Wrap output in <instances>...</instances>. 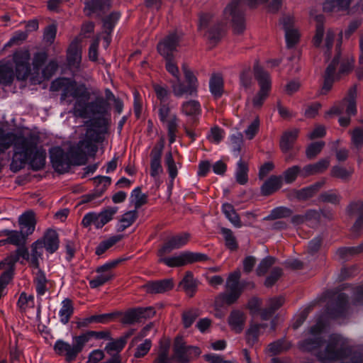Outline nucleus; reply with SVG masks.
<instances>
[{
	"label": "nucleus",
	"mask_w": 363,
	"mask_h": 363,
	"mask_svg": "<svg viewBox=\"0 0 363 363\" xmlns=\"http://www.w3.org/2000/svg\"><path fill=\"white\" fill-rule=\"evenodd\" d=\"M291 211L286 207H277L272 210L270 214L267 216L268 219H278L291 216Z\"/></svg>",
	"instance_id": "338daca9"
},
{
	"label": "nucleus",
	"mask_w": 363,
	"mask_h": 363,
	"mask_svg": "<svg viewBox=\"0 0 363 363\" xmlns=\"http://www.w3.org/2000/svg\"><path fill=\"white\" fill-rule=\"evenodd\" d=\"M131 334H132V333H130L127 334L126 336L124 337H121L116 340L108 342L105 347V350L110 354H114L115 353H118L125 347V343H126V339Z\"/></svg>",
	"instance_id": "3c124183"
},
{
	"label": "nucleus",
	"mask_w": 363,
	"mask_h": 363,
	"mask_svg": "<svg viewBox=\"0 0 363 363\" xmlns=\"http://www.w3.org/2000/svg\"><path fill=\"white\" fill-rule=\"evenodd\" d=\"M255 77L258 81L260 90L254 96L252 104L255 108H260L269 95L271 89V79L269 74L258 65L255 66Z\"/></svg>",
	"instance_id": "9d476101"
},
{
	"label": "nucleus",
	"mask_w": 363,
	"mask_h": 363,
	"mask_svg": "<svg viewBox=\"0 0 363 363\" xmlns=\"http://www.w3.org/2000/svg\"><path fill=\"white\" fill-rule=\"evenodd\" d=\"M323 328L324 325L320 321L313 326L310 330L312 338L301 342L300 343L301 349L303 351L315 353L318 360L323 363L343 359L347 355L348 350L343 346L342 339L337 335L331 337L330 342L323 352H316L323 344L320 333Z\"/></svg>",
	"instance_id": "7ed1b4c3"
},
{
	"label": "nucleus",
	"mask_w": 363,
	"mask_h": 363,
	"mask_svg": "<svg viewBox=\"0 0 363 363\" xmlns=\"http://www.w3.org/2000/svg\"><path fill=\"white\" fill-rule=\"evenodd\" d=\"M190 235L187 233L170 237L158 251V256L162 257L172 250L184 246L189 241Z\"/></svg>",
	"instance_id": "dca6fc26"
},
{
	"label": "nucleus",
	"mask_w": 363,
	"mask_h": 363,
	"mask_svg": "<svg viewBox=\"0 0 363 363\" xmlns=\"http://www.w3.org/2000/svg\"><path fill=\"white\" fill-rule=\"evenodd\" d=\"M108 103L103 97H97L94 101L87 103V101L79 100L75 102L73 107L74 116L86 118L89 113H104L107 111Z\"/></svg>",
	"instance_id": "1a4fd4ad"
},
{
	"label": "nucleus",
	"mask_w": 363,
	"mask_h": 363,
	"mask_svg": "<svg viewBox=\"0 0 363 363\" xmlns=\"http://www.w3.org/2000/svg\"><path fill=\"white\" fill-rule=\"evenodd\" d=\"M141 312H138V309H133L125 313L121 320L123 324L132 325L141 321L140 314Z\"/></svg>",
	"instance_id": "4d7b16f0"
},
{
	"label": "nucleus",
	"mask_w": 363,
	"mask_h": 363,
	"mask_svg": "<svg viewBox=\"0 0 363 363\" xmlns=\"http://www.w3.org/2000/svg\"><path fill=\"white\" fill-rule=\"evenodd\" d=\"M221 233L225 239L226 246L231 250H235L238 247V244L233 231L230 229L223 228Z\"/></svg>",
	"instance_id": "680f3d73"
},
{
	"label": "nucleus",
	"mask_w": 363,
	"mask_h": 363,
	"mask_svg": "<svg viewBox=\"0 0 363 363\" xmlns=\"http://www.w3.org/2000/svg\"><path fill=\"white\" fill-rule=\"evenodd\" d=\"M357 89L351 88L347 96L340 102L335 104L329 111L326 112V116L340 115L345 112L347 116H354L357 112L356 105Z\"/></svg>",
	"instance_id": "f8f14e48"
},
{
	"label": "nucleus",
	"mask_w": 363,
	"mask_h": 363,
	"mask_svg": "<svg viewBox=\"0 0 363 363\" xmlns=\"http://www.w3.org/2000/svg\"><path fill=\"white\" fill-rule=\"evenodd\" d=\"M299 134V129L292 128L285 131L280 140V148L284 152L290 150Z\"/></svg>",
	"instance_id": "c85d7f7f"
},
{
	"label": "nucleus",
	"mask_w": 363,
	"mask_h": 363,
	"mask_svg": "<svg viewBox=\"0 0 363 363\" xmlns=\"http://www.w3.org/2000/svg\"><path fill=\"white\" fill-rule=\"evenodd\" d=\"M33 283L38 296H43L48 290V279L45 273L40 269H35Z\"/></svg>",
	"instance_id": "f704fd0d"
},
{
	"label": "nucleus",
	"mask_w": 363,
	"mask_h": 363,
	"mask_svg": "<svg viewBox=\"0 0 363 363\" xmlns=\"http://www.w3.org/2000/svg\"><path fill=\"white\" fill-rule=\"evenodd\" d=\"M182 111L188 116H196L201 113V106L199 101L191 100L182 105Z\"/></svg>",
	"instance_id": "c03bdc74"
},
{
	"label": "nucleus",
	"mask_w": 363,
	"mask_h": 363,
	"mask_svg": "<svg viewBox=\"0 0 363 363\" xmlns=\"http://www.w3.org/2000/svg\"><path fill=\"white\" fill-rule=\"evenodd\" d=\"M246 321L245 313L240 310H233L228 318V325L233 332L240 333L245 327Z\"/></svg>",
	"instance_id": "393cba45"
},
{
	"label": "nucleus",
	"mask_w": 363,
	"mask_h": 363,
	"mask_svg": "<svg viewBox=\"0 0 363 363\" xmlns=\"http://www.w3.org/2000/svg\"><path fill=\"white\" fill-rule=\"evenodd\" d=\"M290 347L289 344L284 340H279L269 345L268 350L273 354H279L286 350Z\"/></svg>",
	"instance_id": "774afa93"
},
{
	"label": "nucleus",
	"mask_w": 363,
	"mask_h": 363,
	"mask_svg": "<svg viewBox=\"0 0 363 363\" xmlns=\"http://www.w3.org/2000/svg\"><path fill=\"white\" fill-rule=\"evenodd\" d=\"M180 286L189 296L192 297L194 296L196 291L197 284L191 272L186 274L180 283Z\"/></svg>",
	"instance_id": "79ce46f5"
},
{
	"label": "nucleus",
	"mask_w": 363,
	"mask_h": 363,
	"mask_svg": "<svg viewBox=\"0 0 363 363\" xmlns=\"http://www.w3.org/2000/svg\"><path fill=\"white\" fill-rule=\"evenodd\" d=\"M319 218V213L315 210L308 211L305 215H296L291 218V222L294 225H299L305 221L311 219H318Z\"/></svg>",
	"instance_id": "13d9d810"
},
{
	"label": "nucleus",
	"mask_w": 363,
	"mask_h": 363,
	"mask_svg": "<svg viewBox=\"0 0 363 363\" xmlns=\"http://www.w3.org/2000/svg\"><path fill=\"white\" fill-rule=\"evenodd\" d=\"M247 164L243 162L242 160H240L237 163V167L235 170V179L238 184L243 185L247 182Z\"/></svg>",
	"instance_id": "a18cd8bd"
},
{
	"label": "nucleus",
	"mask_w": 363,
	"mask_h": 363,
	"mask_svg": "<svg viewBox=\"0 0 363 363\" xmlns=\"http://www.w3.org/2000/svg\"><path fill=\"white\" fill-rule=\"evenodd\" d=\"M110 6L111 0H91L86 3L84 11L87 15H91L104 11Z\"/></svg>",
	"instance_id": "72a5a7b5"
},
{
	"label": "nucleus",
	"mask_w": 363,
	"mask_h": 363,
	"mask_svg": "<svg viewBox=\"0 0 363 363\" xmlns=\"http://www.w3.org/2000/svg\"><path fill=\"white\" fill-rule=\"evenodd\" d=\"M339 59L340 55L338 53L326 69L324 83L321 89V93L323 94L328 92L332 88L333 82L339 79L338 76L335 75V69L339 62Z\"/></svg>",
	"instance_id": "5701e85b"
},
{
	"label": "nucleus",
	"mask_w": 363,
	"mask_h": 363,
	"mask_svg": "<svg viewBox=\"0 0 363 363\" xmlns=\"http://www.w3.org/2000/svg\"><path fill=\"white\" fill-rule=\"evenodd\" d=\"M164 163L167 167V171L169 177L174 180L178 174V168L176 162H174L172 154L171 152H168L165 155Z\"/></svg>",
	"instance_id": "6e6d98bb"
},
{
	"label": "nucleus",
	"mask_w": 363,
	"mask_h": 363,
	"mask_svg": "<svg viewBox=\"0 0 363 363\" xmlns=\"http://www.w3.org/2000/svg\"><path fill=\"white\" fill-rule=\"evenodd\" d=\"M174 351V358L177 359V362L184 363L188 361L189 356V347L186 346L182 337H177L175 339Z\"/></svg>",
	"instance_id": "7c9ffc66"
},
{
	"label": "nucleus",
	"mask_w": 363,
	"mask_h": 363,
	"mask_svg": "<svg viewBox=\"0 0 363 363\" xmlns=\"http://www.w3.org/2000/svg\"><path fill=\"white\" fill-rule=\"evenodd\" d=\"M122 260L123 259H117L108 262L98 267L96 269L98 275L89 281L91 288L96 289L112 279L114 277V274L111 269L116 267Z\"/></svg>",
	"instance_id": "4468645a"
},
{
	"label": "nucleus",
	"mask_w": 363,
	"mask_h": 363,
	"mask_svg": "<svg viewBox=\"0 0 363 363\" xmlns=\"http://www.w3.org/2000/svg\"><path fill=\"white\" fill-rule=\"evenodd\" d=\"M199 316V312L197 309H191L184 312L182 315V322L184 328H189Z\"/></svg>",
	"instance_id": "e2e57ef3"
},
{
	"label": "nucleus",
	"mask_w": 363,
	"mask_h": 363,
	"mask_svg": "<svg viewBox=\"0 0 363 363\" xmlns=\"http://www.w3.org/2000/svg\"><path fill=\"white\" fill-rule=\"evenodd\" d=\"M179 40L180 36L176 33H172L157 45L159 53L166 60V69L174 78V82L176 83L180 82L181 77L178 67L172 62V59L173 52L177 50L179 45Z\"/></svg>",
	"instance_id": "423d86ee"
},
{
	"label": "nucleus",
	"mask_w": 363,
	"mask_h": 363,
	"mask_svg": "<svg viewBox=\"0 0 363 363\" xmlns=\"http://www.w3.org/2000/svg\"><path fill=\"white\" fill-rule=\"evenodd\" d=\"M138 216V212L136 210L129 211L125 213L121 218L119 220L116 228L119 232H122L127 228L130 227L133 222L135 220Z\"/></svg>",
	"instance_id": "a19ab883"
},
{
	"label": "nucleus",
	"mask_w": 363,
	"mask_h": 363,
	"mask_svg": "<svg viewBox=\"0 0 363 363\" xmlns=\"http://www.w3.org/2000/svg\"><path fill=\"white\" fill-rule=\"evenodd\" d=\"M20 230L27 237L35 231L36 220L33 211H26L18 218Z\"/></svg>",
	"instance_id": "412c9836"
},
{
	"label": "nucleus",
	"mask_w": 363,
	"mask_h": 363,
	"mask_svg": "<svg viewBox=\"0 0 363 363\" xmlns=\"http://www.w3.org/2000/svg\"><path fill=\"white\" fill-rule=\"evenodd\" d=\"M38 241L41 242V245L50 254L55 252L60 246L58 233L52 229L47 230L43 236Z\"/></svg>",
	"instance_id": "a211bd4d"
},
{
	"label": "nucleus",
	"mask_w": 363,
	"mask_h": 363,
	"mask_svg": "<svg viewBox=\"0 0 363 363\" xmlns=\"http://www.w3.org/2000/svg\"><path fill=\"white\" fill-rule=\"evenodd\" d=\"M164 147L163 142L160 145L155 146L150 153V175L155 178L163 171L161 164V157Z\"/></svg>",
	"instance_id": "6ab92c4d"
},
{
	"label": "nucleus",
	"mask_w": 363,
	"mask_h": 363,
	"mask_svg": "<svg viewBox=\"0 0 363 363\" xmlns=\"http://www.w3.org/2000/svg\"><path fill=\"white\" fill-rule=\"evenodd\" d=\"M350 2L351 0H327L323 9L327 11L345 10L349 7Z\"/></svg>",
	"instance_id": "de8ad7c7"
},
{
	"label": "nucleus",
	"mask_w": 363,
	"mask_h": 363,
	"mask_svg": "<svg viewBox=\"0 0 363 363\" xmlns=\"http://www.w3.org/2000/svg\"><path fill=\"white\" fill-rule=\"evenodd\" d=\"M284 303V298L282 296L275 297L269 299L268 307L262 312L261 316L263 320H267L279 309Z\"/></svg>",
	"instance_id": "ea45409f"
},
{
	"label": "nucleus",
	"mask_w": 363,
	"mask_h": 363,
	"mask_svg": "<svg viewBox=\"0 0 363 363\" xmlns=\"http://www.w3.org/2000/svg\"><path fill=\"white\" fill-rule=\"evenodd\" d=\"M16 63V79L25 80L30 76V80L34 84H39L43 79L51 77L57 69V63L53 60L42 69L47 60L45 52H38L34 55L32 67L30 65V55L28 50L21 49L13 53Z\"/></svg>",
	"instance_id": "f03ea898"
},
{
	"label": "nucleus",
	"mask_w": 363,
	"mask_h": 363,
	"mask_svg": "<svg viewBox=\"0 0 363 363\" xmlns=\"http://www.w3.org/2000/svg\"><path fill=\"white\" fill-rule=\"evenodd\" d=\"M85 343L83 341L81 335L76 336L73 339V345H69V348L67 349L63 355L66 357V359L69 362L73 361L77 357V354L82 350Z\"/></svg>",
	"instance_id": "473e14b6"
},
{
	"label": "nucleus",
	"mask_w": 363,
	"mask_h": 363,
	"mask_svg": "<svg viewBox=\"0 0 363 363\" xmlns=\"http://www.w3.org/2000/svg\"><path fill=\"white\" fill-rule=\"evenodd\" d=\"M130 199V203L135 208V210L137 211L138 208L147 203V196L142 193L140 187H137L132 191Z\"/></svg>",
	"instance_id": "09e8293b"
},
{
	"label": "nucleus",
	"mask_w": 363,
	"mask_h": 363,
	"mask_svg": "<svg viewBox=\"0 0 363 363\" xmlns=\"http://www.w3.org/2000/svg\"><path fill=\"white\" fill-rule=\"evenodd\" d=\"M4 235L7 238L5 240H0V245L9 243L17 247L25 246L28 239V237L21 230H6L4 231Z\"/></svg>",
	"instance_id": "bb28decb"
},
{
	"label": "nucleus",
	"mask_w": 363,
	"mask_h": 363,
	"mask_svg": "<svg viewBox=\"0 0 363 363\" xmlns=\"http://www.w3.org/2000/svg\"><path fill=\"white\" fill-rule=\"evenodd\" d=\"M183 71L187 85H184L181 81L177 83L172 82L174 94L178 97L184 95L196 96L199 86L197 78L185 65L183 66Z\"/></svg>",
	"instance_id": "9b49d317"
},
{
	"label": "nucleus",
	"mask_w": 363,
	"mask_h": 363,
	"mask_svg": "<svg viewBox=\"0 0 363 363\" xmlns=\"http://www.w3.org/2000/svg\"><path fill=\"white\" fill-rule=\"evenodd\" d=\"M281 186V177L272 176L269 177L261 186V192L264 196H268Z\"/></svg>",
	"instance_id": "c9c22d12"
},
{
	"label": "nucleus",
	"mask_w": 363,
	"mask_h": 363,
	"mask_svg": "<svg viewBox=\"0 0 363 363\" xmlns=\"http://www.w3.org/2000/svg\"><path fill=\"white\" fill-rule=\"evenodd\" d=\"M145 287L148 293L161 294L171 290L173 287V283L171 279H163L148 282Z\"/></svg>",
	"instance_id": "c756f323"
},
{
	"label": "nucleus",
	"mask_w": 363,
	"mask_h": 363,
	"mask_svg": "<svg viewBox=\"0 0 363 363\" xmlns=\"http://www.w3.org/2000/svg\"><path fill=\"white\" fill-rule=\"evenodd\" d=\"M351 149L359 152L363 147V125L356 126L349 131Z\"/></svg>",
	"instance_id": "2f4dec72"
},
{
	"label": "nucleus",
	"mask_w": 363,
	"mask_h": 363,
	"mask_svg": "<svg viewBox=\"0 0 363 363\" xmlns=\"http://www.w3.org/2000/svg\"><path fill=\"white\" fill-rule=\"evenodd\" d=\"M12 60L4 59L0 61V84L4 85H10L14 77H16V63L12 57Z\"/></svg>",
	"instance_id": "f3484780"
},
{
	"label": "nucleus",
	"mask_w": 363,
	"mask_h": 363,
	"mask_svg": "<svg viewBox=\"0 0 363 363\" xmlns=\"http://www.w3.org/2000/svg\"><path fill=\"white\" fill-rule=\"evenodd\" d=\"M339 59L340 55L338 53L326 69L324 83L321 89V93L323 94L328 92L332 88L333 82L339 79L338 76L335 75V69L339 62Z\"/></svg>",
	"instance_id": "4be33fe9"
},
{
	"label": "nucleus",
	"mask_w": 363,
	"mask_h": 363,
	"mask_svg": "<svg viewBox=\"0 0 363 363\" xmlns=\"http://www.w3.org/2000/svg\"><path fill=\"white\" fill-rule=\"evenodd\" d=\"M321 186L320 183L295 191V196L299 200H306L312 197Z\"/></svg>",
	"instance_id": "603ef678"
},
{
	"label": "nucleus",
	"mask_w": 363,
	"mask_h": 363,
	"mask_svg": "<svg viewBox=\"0 0 363 363\" xmlns=\"http://www.w3.org/2000/svg\"><path fill=\"white\" fill-rule=\"evenodd\" d=\"M82 338L83 339L84 342L87 343L91 338H95L96 340H108L109 339V333L107 331H88L82 335H81Z\"/></svg>",
	"instance_id": "052dcab7"
},
{
	"label": "nucleus",
	"mask_w": 363,
	"mask_h": 363,
	"mask_svg": "<svg viewBox=\"0 0 363 363\" xmlns=\"http://www.w3.org/2000/svg\"><path fill=\"white\" fill-rule=\"evenodd\" d=\"M206 255L199 253L185 252L172 257H160L159 262H162L169 267H177L186 265L189 263L203 261L206 259Z\"/></svg>",
	"instance_id": "ddd939ff"
},
{
	"label": "nucleus",
	"mask_w": 363,
	"mask_h": 363,
	"mask_svg": "<svg viewBox=\"0 0 363 363\" xmlns=\"http://www.w3.org/2000/svg\"><path fill=\"white\" fill-rule=\"evenodd\" d=\"M259 118L258 116H255L251 123L247 126V128L245 130L244 133L245 137L248 140H252L258 133L259 128Z\"/></svg>",
	"instance_id": "69168bd1"
},
{
	"label": "nucleus",
	"mask_w": 363,
	"mask_h": 363,
	"mask_svg": "<svg viewBox=\"0 0 363 363\" xmlns=\"http://www.w3.org/2000/svg\"><path fill=\"white\" fill-rule=\"evenodd\" d=\"M231 20L234 30L241 33L245 28L241 0H232L223 11V19L218 22L211 13L199 16V29L206 31V36L211 43H217L222 37L225 26Z\"/></svg>",
	"instance_id": "f257e3e1"
},
{
	"label": "nucleus",
	"mask_w": 363,
	"mask_h": 363,
	"mask_svg": "<svg viewBox=\"0 0 363 363\" xmlns=\"http://www.w3.org/2000/svg\"><path fill=\"white\" fill-rule=\"evenodd\" d=\"M298 175L301 176V167L298 165H294L288 168L284 173V181L287 184L292 183L295 181Z\"/></svg>",
	"instance_id": "0e129e2a"
},
{
	"label": "nucleus",
	"mask_w": 363,
	"mask_h": 363,
	"mask_svg": "<svg viewBox=\"0 0 363 363\" xmlns=\"http://www.w3.org/2000/svg\"><path fill=\"white\" fill-rule=\"evenodd\" d=\"M71 153H72V150L69 153L65 152L60 147H54L50 149V160L57 172L62 173L69 168L70 164H72Z\"/></svg>",
	"instance_id": "2eb2a0df"
},
{
	"label": "nucleus",
	"mask_w": 363,
	"mask_h": 363,
	"mask_svg": "<svg viewBox=\"0 0 363 363\" xmlns=\"http://www.w3.org/2000/svg\"><path fill=\"white\" fill-rule=\"evenodd\" d=\"M2 262H5V264L1 265V268H4L6 265V269L0 276V291H4L6 287L13 278L14 264L16 262V259L7 258Z\"/></svg>",
	"instance_id": "cd10ccee"
},
{
	"label": "nucleus",
	"mask_w": 363,
	"mask_h": 363,
	"mask_svg": "<svg viewBox=\"0 0 363 363\" xmlns=\"http://www.w3.org/2000/svg\"><path fill=\"white\" fill-rule=\"evenodd\" d=\"M52 91H62L61 101L67 104L72 103L74 100L88 101L90 93L86 86L82 83H77L74 80L68 78H59L52 82Z\"/></svg>",
	"instance_id": "39448f33"
},
{
	"label": "nucleus",
	"mask_w": 363,
	"mask_h": 363,
	"mask_svg": "<svg viewBox=\"0 0 363 363\" xmlns=\"http://www.w3.org/2000/svg\"><path fill=\"white\" fill-rule=\"evenodd\" d=\"M240 272L237 270L231 273L227 279L225 287L226 291L220 294L215 299V306H220V302L227 305L234 303L240 297L242 286L239 283Z\"/></svg>",
	"instance_id": "0eeeda50"
},
{
	"label": "nucleus",
	"mask_w": 363,
	"mask_h": 363,
	"mask_svg": "<svg viewBox=\"0 0 363 363\" xmlns=\"http://www.w3.org/2000/svg\"><path fill=\"white\" fill-rule=\"evenodd\" d=\"M17 305L21 311L33 308L34 306V296L33 295H28L26 293H21Z\"/></svg>",
	"instance_id": "bf43d9fd"
},
{
	"label": "nucleus",
	"mask_w": 363,
	"mask_h": 363,
	"mask_svg": "<svg viewBox=\"0 0 363 363\" xmlns=\"http://www.w3.org/2000/svg\"><path fill=\"white\" fill-rule=\"evenodd\" d=\"M82 60V50L77 39L73 40L67 50V60L70 67L78 68Z\"/></svg>",
	"instance_id": "a878e982"
},
{
	"label": "nucleus",
	"mask_w": 363,
	"mask_h": 363,
	"mask_svg": "<svg viewBox=\"0 0 363 363\" xmlns=\"http://www.w3.org/2000/svg\"><path fill=\"white\" fill-rule=\"evenodd\" d=\"M353 172V168H346L341 166H334L331 169V175L342 180L348 179Z\"/></svg>",
	"instance_id": "864d4df0"
},
{
	"label": "nucleus",
	"mask_w": 363,
	"mask_h": 363,
	"mask_svg": "<svg viewBox=\"0 0 363 363\" xmlns=\"http://www.w3.org/2000/svg\"><path fill=\"white\" fill-rule=\"evenodd\" d=\"M30 248V264L34 269H39V260L42 258L43 253V247L41 245V242L37 240L32 243Z\"/></svg>",
	"instance_id": "4c0bfd02"
},
{
	"label": "nucleus",
	"mask_w": 363,
	"mask_h": 363,
	"mask_svg": "<svg viewBox=\"0 0 363 363\" xmlns=\"http://www.w3.org/2000/svg\"><path fill=\"white\" fill-rule=\"evenodd\" d=\"M74 313L72 302L69 298L64 299L61 303V308L59 311L60 321L65 325L67 324Z\"/></svg>",
	"instance_id": "e433bc0d"
},
{
	"label": "nucleus",
	"mask_w": 363,
	"mask_h": 363,
	"mask_svg": "<svg viewBox=\"0 0 363 363\" xmlns=\"http://www.w3.org/2000/svg\"><path fill=\"white\" fill-rule=\"evenodd\" d=\"M294 22V18L291 16H286L282 19L286 45L289 48L293 47L296 44L300 37L298 31L293 27Z\"/></svg>",
	"instance_id": "aec40b11"
},
{
	"label": "nucleus",
	"mask_w": 363,
	"mask_h": 363,
	"mask_svg": "<svg viewBox=\"0 0 363 363\" xmlns=\"http://www.w3.org/2000/svg\"><path fill=\"white\" fill-rule=\"evenodd\" d=\"M350 214L357 215V218L352 227V232L358 235L363 229V201L352 202L348 206Z\"/></svg>",
	"instance_id": "b1692460"
},
{
	"label": "nucleus",
	"mask_w": 363,
	"mask_h": 363,
	"mask_svg": "<svg viewBox=\"0 0 363 363\" xmlns=\"http://www.w3.org/2000/svg\"><path fill=\"white\" fill-rule=\"evenodd\" d=\"M222 211L226 218L235 227H242V223L238 214L236 213L233 205L228 203L222 205Z\"/></svg>",
	"instance_id": "58836bf2"
},
{
	"label": "nucleus",
	"mask_w": 363,
	"mask_h": 363,
	"mask_svg": "<svg viewBox=\"0 0 363 363\" xmlns=\"http://www.w3.org/2000/svg\"><path fill=\"white\" fill-rule=\"evenodd\" d=\"M14 153L10 169L17 172L21 169L27 160L34 170H39L45 166L46 151L42 147H38L36 140L32 138L18 137L13 144Z\"/></svg>",
	"instance_id": "20e7f679"
},
{
	"label": "nucleus",
	"mask_w": 363,
	"mask_h": 363,
	"mask_svg": "<svg viewBox=\"0 0 363 363\" xmlns=\"http://www.w3.org/2000/svg\"><path fill=\"white\" fill-rule=\"evenodd\" d=\"M122 239V235H117L111 236L99 243L96 248V254L97 255H101L107 250L113 246L116 243L119 242Z\"/></svg>",
	"instance_id": "49530a36"
},
{
	"label": "nucleus",
	"mask_w": 363,
	"mask_h": 363,
	"mask_svg": "<svg viewBox=\"0 0 363 363\" xmlns=\"http://www.w3.org/2000/svg\"><path fill=\"white\" fill-rule=\"evenodd\" d=\"M211 94L216 97H220L223 91V80L220 75H213L209 82Z\"/></svg>",
	"instance_id": "8fccbe9b"
},
{
	"label": "nucleus",
	"mask_w": 363,
	"mask_h": 363,
	"mask_svg": "<svg viewBox=\"0 0 363 363\" xmlns=\"http://www.w3.org/2000/svg\"><path fill=\"white\" fill-rule=\"evenodd\" d=\"M118 211L117 206H108L99 213H87L84 216L82 223L86 228L93 225L96 229L102 228L113 219Z\"/></svg>",
	"instance_id": "6e6552de"
},
{
	"label": "nucleus",
	"mask_w": 363,
	"mask_h": 363,
	"mask_svg": "<svg viewBox=\"0 0 363 363\" xmlns=\"http://www.w3.org/2000/svg\"><path fill=\"white\" fill-rule=\"evenodd\" d=\"M265 324H252L246 332V340L249 345H254L258 340L261 330H264Z\"/></svg>",
	"instance_id": "37998d69"
},
{
	"label": "nucleus",
	"mask_w": 363,
	"mask_h": 363,
	"mask_svg": "<svg viewBox=\"0 0 363 363\" xmlns=\"http://www.w3.org/2000/svg\"><path fill=\"white\" fill-rule=\"evenodd\" d=\"M164 123H166L167 125L169 143L172 144L175 141L176 133L178 128L177 118L176 115L171 116L169 119Z\"/></svg>",
	"instance_id": "5fc2aeb1"
}]
</instances>
